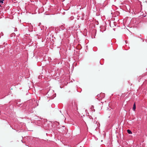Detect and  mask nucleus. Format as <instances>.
Here are the masks:
<instances>
[{"label":"nucleus","instance_id":"obj_7","mask_svg":"<svg viewBox=\"0 0 147 147\" xmlns=\"http://www.w3.org/2000/svg\"><path fill=\"white\" fill-rule=\"evenodd\" d=\"M1 6V5H0V6Z\"/></svg>","mask_w":147,"mask_h":147},{"label":"nucleus","instance_id":"obj_4","mask_svg":"<svg viewBox=\"0 0 147 147\" xmlns=\"http://www.w3.org/2000/svg\"><path fill=\"white\" fill-rule=\"evenodd\" d=\"M101 94H100L99 95V94H98L97 95V96L98 97H100V95H101Z\"/></svg>","mask_w":147,"mask_h":147},{"label":"nucleus","instance_id":"obj_5","mask_svg":"<svg viewBox=\"0 0 147 147\" xmlns=\"http://www.w3.org/2000/svg\"><path fill=\"white\" fill-rule=\"evenodd\" d=\"M3 1H2L0 0V2L1 3H3Z\"/></svg>","mask_w":147,"mask_h":147},{"label":"nucleus","instance_id":"obj_1","mask_svg":"<svg viewBox=\"0 0 147 147\" xmlns=\"http://www.w3.org/2000/svg\"><path fill=\"white\" fill-rule=\"evenodd\" d=\"M69 106L72 109L77 110H78L77 102L75 101L70 102L69 103Z\"/></svg>","mask_w":147,"mask_h":147},{"label":"nucleus","instance_id":"obj_6","mask_svg":"<svg viewBox=\"0 0 147 147\" xmlns=\"http://www.w3.org/2000/svg\"><path fill=\"white\" fill-rule=\"evenodd\" d=\"M38 78H40V77L39 76L38 77Z\"/></svg>","mask_w":147,"mask_h":147},{"label":"nucleus","instance_id":"obj_2","mask_svg":"<svg viewBox=\"0 0 147 147\" xmlns=\"http://www.w3.org/2000/svg\"><path fill=\"white\" fill-rule=\"evenodd\" d=\"M136 108V104H135V103H134L133 105V110L134 111H135Z\"/></svg>","mask_w":147,"mask_h":147},{"label":"nucleus","instance_id":"obj_3","mask_svg":"<svg viewBox=\"0 0 147 147\" xmlns=\"http://www.w3.org/2000/svg\"><path fill=\"white\" fill-rule=\"evenodd\" d=\"M127 132L129 134H132V132L129 129L127 130Z\"/></svg>","mask_w":147,"mask_h":147}]
</instances>
